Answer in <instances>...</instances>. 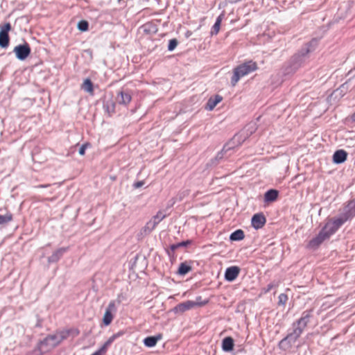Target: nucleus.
Returning a JSON list of instances; mask_svg holds the SVG:
<instances>
[{
    "instance_id": "obj_20",
    "label": "nucleus",
    "mask_w": 355,
    "mask_h": 355,
    "mask_svg": "<svg viewBox=\"0 0 355 355\" xmlns=\"http://www.w3.org/2000/svg\"><path fill=\"white\" fill-rule=\"evenodd\" d=\"M351 216L346 211L343 216L339 218H334L331 220V223H332L333 225H334L337 230H338L348 219H349Z\"/></svg>"
},
{
    "instance_id": "obj_6",
    "label": "nucleus",
    "mask_w": 355,
    "mask_h": 355,
    "mask_svg": "<svg viewBox=\"0 0 355 355\" xmlns=\"http://www.w3.org/2000/svg\"><path fill=\"white\" fill-rule=\"evenodd\" d=\"M166 217L162 211H159L153 218L148 221L144 227L145 232H150Z\"/></svg>"
},
{
    "instance_id": "obj_40",
    "label": "nucleus",
    "mask_w": 355,
    "mask_h": 355,
    "mask_svg": "<svg viewBox=\"0 0 355 355\" xmlns=\"http://www.w3.org/2000/svg\"><path fill=\"white\" fill-rule=\"evenodd\" d=\"M89 146L88 144H83L80 148H79V150H78V153L80 155H85V150L86 148H87V146Z\"/></svg>"
},
{
    "instance_id": "obj_37",
    "label": "nucleus",
    "mask_w": 355,
    "mask_h": 355,
    "mask_svg": "<svg viewBox=\"0 0 355 355\" xmlns=\"http://www.w3.org/2000/svg\"><path fill=\"white\" fill-rule=\"evenodd\" d=\"M312 310L310 309V310H306L304 311L302 314V318H304V319H306L308 320H309L310 318L311 317L312 315Z\"/></svg>"
},
{
    "instance_id": "obj_44",
    "label": "nucleus",
    "mask_w": 355,
    "mask_h": 355,
    "mask_svg": "<svg viewBox=\"0 0 355 355\" xmlns=\"http://www.w3.org/2000/svg\"><path fill=\"white\" fill-rule=\"evenodd\" d=\"M348 120L352 122H355V112L350 116Z\"/></svg>"
},
{
    "instance_id": "obj_34",
    "label": "nucleus",
    "mask_w": 355,
    "mask_h": 355,
    "mask_svg": "<svg viewBox=\"0 0 355 355\" xmlns=\"http://www.w3.org/2000/svg\"><path fill=\"white\" fill-rule=\"evenodd\" d=\"M89 24L85 20L80 21L78 24V28L81 31H86L88 30Z\"/></svg>"
},
{
    "instance_id": "obj_36",
    "label": "nucleus",
    "mask_w": 355,
    "mask_h": 355,
    "mask_svg": "<svg viewBox=\"0 0 355 355\" xmlns=\"http://www.w3.org/2000/svg\"><path fill=\"white\" fill-rule=\"evenodd\" d=\"M288 300V296L287 295L284 294V293H281L279 295V304H285L286 302H287Z\"/></svg>"
},
{
    "instance_id": "obj_11",
    "label": "nucleus",
    "mask_w": 355,
    "mask_h": 355,
    "mask_svg": "<svg viewBox=\"0 0 355 355\" xmlns=\"http://www.w3.org/2000/svg\"><path fill=\"white\" fill-rule=\"evenodd\" d=\"M122 334V333L119 332L112 335L98 351L95 352L92 355H103V353L106 352L107 348L111 345L114 340Z\"/></svg>"
},
{
    "instance_id": "obj_39",
    "label": "nucleus",
    "mask_w": 355,
    "mask_h": 355,
    "mask_svg": "<svg viewBox=\"0 0 355 355\" xmlns=\"http://www.w3.org/2000/svg\"><path fill=\"white\" fill-rule=\"evenodd\" d=\"M11 29V25L10 23H6L1 29L0 32L8 33Z\"/></svg>"
},
{
    "instance_id": "obj_13",
    "label": "nucleus",
    "mask_w": 355,
    "mask_h": 355,
    "mask_svg": "<svg viewBox=\"0 0 355 355\" xmlns=\"http://www.w3.org/2000/svg\"><path fill=\"white\" fill-rule=\"evenodd\" d=\"M132 100V96L128 91H121L118 93L116 101L120 105H127Z\"/></svg>"
},
{
    "instance_id": "obj_26",
    "label": "nucleus",
    "mask_w": 355,
    "mask_h": 355,
    "mask_svg": "<svg viewBox=\"0 0 355 355\" xmlns=\"http://www.w3.org/2000/svg\"><path fill=\"white\" fill-rule=\"evenodd\" d=\"M82 89L90 94H92L94 92L93 83L89 78H87L84 80L82 85Z\"/></svg>"
},
{
    "instance_id": "obj_14",
    "label": "nucleus",
    "mask_w": 355,
    "mask_h": 355,
    "mask_svg": "<svg viewBox=\"0 0 355 355\" xmlns=\"http://www.w3.org/2000/svg\"><path fill=\"white\" fill-rule=\"evenodd\" d=\"M198 304L197 302L188 300L187 302H184L178 304L175 307V310L177 312L183 313L187 310H189V309L193 308L194 306H197Z\"/></svg>"
},
{
    "instance_id": "obj_41",
    "label": "nucleus",
    "mask_w": 355,
    "mask_h": 355,
    "mask_svg": "<svg viewBox=\"0 0 355 355\" xmlns=\"http://www.w3.org/2000/svg\"><path fill=\"white\" fill-rule=\"evenodd\" d=\"M144 184V181H138V182H135L133 184V187L135 189H139V188L141 187Z\"/></svg>"
},
{
    "instance_id": "obj_30",
    "label": "nucleus",
    "mask_w": 355,
    "mask_h": 355,
    "mask_svg": "<svg viewBox=\"0 0 355 355\" xmlns=\"http://www.w3.org/2000/svg\"><path fill=\"white\" fill-rule=\"evenodd\" d=\"M309 322V320L301 317L299 320H297L293 324V327H295L297 325L300 328L304 329Z\"/></svg>"
},
{
    "instance_id": "obj_16",
    "label": "nucleus",
    "mask_w": 355,
    "mask_h": 355,
    "mask_svg": "<svg viewBox=\"0 0 355 355\" xmlns=\"http://www.w3.org/2000/svg\"><path fill=\"white\" fill-rule=\"evenodd\" d=\"M67 248H60L55 250L51 256L48 258L49 263H55L60 260L62 255L67 251Z\"/></svg>"
},
{
    "instance_id": "obj_35",
    "label": "nucleus",
    "mask_w": 355,
    "mask_h": 355,
    "mask_svg": "<svg viewBox=\"0 0 355 355\" xmlns=\"http://www.w3.org/2000/svg\"><path fill=\"white\" fill-rule=\"evenodd\" d=\"M178 44V42L176 39H172L169 40L168 45V50L169 51H173Z\"/></svg>"
},
{
    "instance_id": "obj_12",
    "label": "nucleus",
    "mask_w": 355,
    "mask_h": 355,
    "mask_svg": "<svg viewBox=\"0 0 355 355\" xmlns=\"http://www.w3.org/2000/svg\"><path fill=\"white\" fill-rule=\"evenodd\" d=\"M252 225L256 229L261 228L266 222L265 216L262 214H256L252 218Z\"/></svg>"
},
{
    "instance_id": "obj_9",
    "label": "nucleus",
    "mask_w": 355,
    "mask_h": 355,
    "mask_svg": "<svg viewBox=\"0 0 355 355\" xmlns=\"http://www.w3.org/2000/svg\"><path fill=\"white\" fill-rule=\"evenodd\" d=\"M240 268L236 266L227 268L225 272V280L228 282H233L237 278L240 273Z\"/></svg>"
},
{
    "instance_id": "obj_24",
    "label": "nucleus",
    "mask_w": 355,
    "mask_h": 355,
    "mask_svg": "<svg viewBox=\"0 0 355 355\" xmlns=\"http://www.w3.org/2000/svg\"><path fill=\"white\" fill-rule=\"evenodd\" d=\"M9 35L8 33H5L3 32H0V46L2 48H6L9 44Z\"/></svg>"
},
{
    "instance_id": "obj_8",
    "label": "nucleus",
    "mask_w": 355,
    "mask_h": 355,
    "mask_svg": "<svg viewBox=\"0 0 355 355\" xmlns=\"http://www.w3.org/2000/svg\"><path fill=\"white\" fill-rule=\"evenodd\" d=\"M116 311V306L115 303L114 301H111L107 307L106 308L105 312L103 315V322L105 325L107 326L109 325L112 320H113V315L112 312Z\"/></svg>"
},
{
    "instance_id": "obj_4",
    "label": "nucleus",
    "mask_w": 355,
    "mask_h": 355,
    "mask_svg": "<svg viewBox=\"0 0 355 355\" xmlns=\"http://www.w3.org/2000/svg\"><path fill=\"white\" fill-rule=\"evenodd\" d=\"M303 331V329L296 325L293 327V330L291 333L288 334L285 338L280 340L279 347L284 351L290 349L293 344L300 338Z\"/></svg>"
},
{
    "instance_id": "obj_15",
    "label": "nucleus",
    "mask_w": 355,
    "mask_h": 355,
    "mask_svg": "<svg viewBox=\"0 0 355 355\" xmlns=\"http://www.w3.org/2000/svg\"><path fill=\"white\" fill-rule=\"evenodd\" d=\"M347 157V153L344 150H336L333 155V162L335 164H342L345 162Z\"/></svg>"
},
{
    "instance_id": "obj_3",
    "label": "nucleus",
    "mask_w": 355,
    "mask_h": 355,
    "mask_svg": "<svg viewBox=\"0 0 355 355\" xmlns=\"http://www.w3.org/2000/svg\"><path fill=\"white\" fill-rule=\"evenodd\" d=\"M257 65L256 62L250 60L245 62L234 69V73L231 79V84L235 86L241 78L248 75V73L256 71Z\"/></svg>"
},
{
    "instance_id": "obj_7",
    "label": "nucleus",
    "mask_w": 355,
    "mask_h": 355,
    "mask_svg": "<svg viewBox=\"0 0 355 355\" xmlns=\"http://www.w3.org/2000/svg\"><path fill=\"white\" fill-rule=\"evenodd\" d=\"M324 234L325 233H323L321 231H320V232L315 237L313 238L311 240L309 241L307 245V248L313 250L318 249L323 241L328 239L327 238H326Z\"/></svg>"
},
{
    "instance_id": "obj_31",
    "label": "nucleus",
    "mask_w": 355,
    "mask_h": 355,
    "mask_svg": "<svg viewBox=\"0 0 355 355\" xmlns=\"http://www.w3.org/2000/svg\"><path fill=\"white\" fill-rule=\"evenodd\" d=\"M348 214L352 217L355 216V199L349 202L347 206Z\"/></svg>"
},
{
    "instance_id": "obj_10",
    "label": "nucleus",
    "mask_w": 355,
    "mask_h": 355,
    "mask_svg": "<svg viewBox=\"0 0 355 355\" xmlns=\"http://www.w3.org/2000/svg\"><path fill=\"white\" fill-rule=\"evenodd\" d=\"M122 334V333L119 332L112 335L98 351L95 352L92 355H103V353L106 352L107 348L111 345L114 340Z\"/></svg>"
},
{
    "instance_id": "obj_2",
    "label": "nucleus",
    "mask_w": 355,
    "mask_h": 355,
    "mask_svg": "<svg viewBox=\"0 0 355 355\" xmlns=\"http://www.w3.org/2000/svg\"><path fill=\"white\" fill-rule=\"evenodd\" d=\"M69 330L58 331L54 334L47 336L39 344V349L42 353H45L58 345L62 341L69 336Z\"/></svg>"
},
{
    "instance_id": "obj_38",
    "label": "nucleus",
    "mask_w": 355,
    "mask_h": 355,
    "mask_svg": "<svg viewBox=\"0 0 355 355\" xmlns=\"http://www.w3.org/2000/svg\"><path fill=\"white\" fill-rule=\"evenodd\" d=\"M232 147H228V145H225L223 148V149L222 150V151L220 153H218L216 157V159H220L223 158V151H227L228 150L231 149Z\"/></svg>"
},
{
    "instance_id": "obj_29",
    "label": "nucleus",
    "mask_w": 355,
    "mask_h": 355,
    "mask_svg": "<svg viewBox=\"0 0 355 355\" xmlns=\"http://www.w3.org/2000/svg\"><path fill=\"white\" fill-rule=\"evenodd\" d=\"M309 322V320L301 317L299 320H297L293 324V327H295L297 325L300 328L304 329Z\"/></svg>"
},
{
    "instance_id": "obj_28",
    "label": "nucleus",
    "mask_w": 355,
    "mask_h": 355,
    "mask_svg": "<svg viewBox=\"0 0 355 355\" xmlns=\"http://www.w3.org/2000/svg\"><path fill=\"white\" fill-rule=\"evenodd\" d=\"M191 270V267L186 263H181L178 268V274L184 275Z\"/></svg>"
},
{
    "instance_id": "obj_1",
    "label": "nucleus",
    "mask_w": 355,
    "mask_h": 355,
    "mask_svg": "<svg viewBox=\"0 0 355 355\" xmlns=\"http://www.w3.org/2000/svg\"><path fill=\"white\" fill-rule=\"evenodd\" d=\"M318 40L316 38L312 39L306 44L300 51L295 54L284 68V73L286 75L295 73L307 60L309 53L313 51L318 46Z\"/></svg>"
},
{
    "instance_id": "obj_43",
    "label": "nucleus",
    "mask_w": 355,
    "mask_h": 355,
    "mask_svg": "<svg viewBox=\"0 0 355 355\" xmlns=\"http://www.w3.org/2000/svg\"><path fill=\"white\" fill-rule=\"evenodd\" d=\"M273 288V284H270L267 286V288L265 291L266 293L267 292H269L272 288Z\"/></svg>"
},
{
    "instance_id": "obj_33",
    "label": "nucleus",
    "mask_w": 355,
    "mask_h": 355,
    "mask_svg": "<svg viewBox=\"0 0 355 355\" xmlns=\"http://www.w3.org/2000/svg\"><path fill=\"white\" fill-rule=\"evenodd\" d=\"M114 103L112 101H107L103 105V108L108 114H111L114 112Z\"/></svg>"
},
{
    "instance_id": "obj_23",
    "label": "nucleus",
    "mask_w": 355,
    "mask_h": 355,
    "mask_svg": "<svg viewBox=\"0 0 355 355\" xmlns=\"http://www.w3.org/2000/svg\"><path fill=\"white\" fill-rule=\"evenodd\" d=\"M223 17H224V14L222 13L216 18L215 24H214V26L211 28V35H217L218 33V32L220 31V24H221Z\"/></svg>"
},
{
    "instance_id": "obj_27",
    "label": "nucleus",
    "mask_w": 355,
    "mask_h": 355,
    "mask_svg": "<svg viewBox=\"0 0 355 355\" xmlns=\"http://www.w3.org/2000/svg\"><path fill=\"white\" fill-rule=\"evenodd\" d=\"M12 220V214L7 211L4 215H0V225H6Z\"/></svg>"
},
{
    "instance_id": "obj_18",
    "label": "nucleus",
    "mask_w": 355,
    "mask_h": 355,
    "mask_svg": "<svg viewBox=\"0 0 355 355\" xmlns=\"http://www.w3.org/2000/svg\"><path fill=\"white\" fill-rule=\"evenodd\" d=\"M162 338V336L160 334L154 336H148L144 339V344L146 347H153Z\"/></svg>"
},
{
    "instance_id": "obj_5",
    "label": "nucleus",
    "mask_w": 355,
    "mask_h": 355,
    "mask_svg": "<svg viewBox=\"0 0 355 355\" xmlns=\"http://www.w3.org/2000/svg\"><path fill=\"white\" fill-rule=\"evenodd\" d=\"M13 52L19 60H24L31 53V48L28 44H19L15 47Z\"/></svg>"
},
{
    "instance_id": "obj_25",
    "label": "nucleus",
    "mask_w": 355,
    "mask_h": 355,
    "mask_svg": "<svg viewBox=\"0 0 355 355\" xmlns=\"http://www.w3.org/2000/svg\"><path fill=\"white\" fill-rule=\"evenodd\" d=\"M244 232L242 230H237L230 234L231 241H241L244 238Z\"/></svg>"
},
{
    "instance_id": "obj_17",
    "label": "nucleus",
    "mask_w": 355,
    "mask_h": 355,
    "mask_svg": "<svg viewBox=\"0 0 355 355\" xmlns=\"http://www.w3.org/2000/svg\"><path fill=\"white\" fill-rule=\"evenodd\" d=\"M223 100V98L220 95H215L214 97H211L207 101L205 109L207 110L211 111L214 110V108L217 105Z\"/></svg>"
},
{
    "instance_id": "obj_19",
    "label": "nucleus",
    "mask_w": 355,
    "mask_h": 355,
    "mask_svg": "<svg viewBox=\"0 0 355 355\" xmlns=\"http://www.w3.org/2000/svg\"><path fill=\"white\" fill-rule=\"evenodd\" d=\"M337 230V228L329 220L320 231L325 233L326 238L329 239Z\"/></svg>"
},
{
    "instance_id": "obj_21",
    "label": "nucleus",
    "mask_w": 355,
    "mask_h": 355,
    "mask_svg": "<svg viewBox=\"0 0 355 355\" xmlns=\"http://www.w3.org/2000/svg\"><path fill=\"white\" fill-rule=\"evenodd\" d=\"M234 346V340L232 337H225L222 341V349L224 352H231Z\"/></svg>"
},
{
    "instance_id": "obj_42",
    "label": "nucleus",
    "mask_w": 355,
    "mask_h": 355,
    "mask_svg": "<svg viewBox=\"0 0 355 355\" xmlns=\"http://www.w3.org/2000/svg\"><path fill=\"white\" fill-rule=\"evenodd\" d=\"M51 184H39L37 186H35V188H47L50 187Z\"/></svg>"
},
{
    "instance_id": "obj_22",
    "label": "nucleus",
    "mask_w": 355,
    "mask_h": 355,
    "mask_svg": "<svg viewBox=\"0 0 355 355\" xmlns=\"http://www.w3.org/2000/svg\"><path fill=\"white\" fill-rule=\"evenodd\" d=\"M279 192L275 189H270L266 192L264 195V200L266 202H273L278 197Z\"/></svg>"
},
{
    "instance_id": "obj_32",
    "label": "nucleus",
    "mask_w": 355,
    "mask_h": 355,
    "mask_svg": "<svg viewBox=\"0 0 355 355\" xmlns=\"http://www.w3.org/2000/svg\"><path fill=\"white\" fill-rule=\"evenodd\" d=\"M190 243H191V241L187 240V241H182V242H180V243H175V244H173L171 245L170 248H171V251L174 252L178 248L186 247Z\"/></svg>"
}]
</instances>
